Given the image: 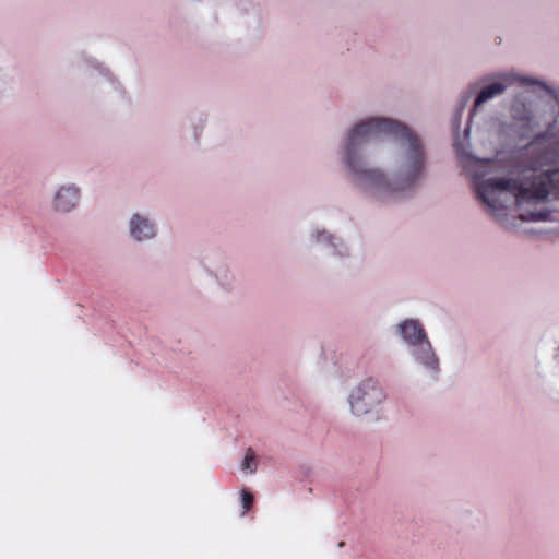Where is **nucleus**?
Listing matches in <instances>:
<instances>
[{
    "label": "nucleus",
    "instance_id": "16",
    "mask_svg": "<svg viewBox=\"0 0 559 559\" xmlns=\"http://www.w3.org/2000/svg\"><path fill=\"white\" fill-rule=\"evenodd\" d=\"M463 136L464 138H468L469 136V129L468 128L464 129Z\"/></svg>",
    "mask_w": 559,
    "mask_h": 559
},
{
    "label": "nucleus",
    "instance_id": "2",
    "mask_svg": "<svg viewBox=\"0 0 559 559\" xmlns=\"http://www.w3.org/2000/svg\"><path fill=\"white\" fill-rule=\"evenodd\" d=\"M491 167L495 175L474 180L486 213L503 218L514 211L524 222H559V138L550 128Z\"/></svg>",
    "mask_w": 559,
    "mask_h": 559
},
{
    "label": "nucleus",
    "instance_id": "3",
    "mask_svg": "<svg viewBox=\"0 0 559 559\" xmlns=\"http://www.w3.org/2000/svg\"><path fill=\"white\" fill-rule=\"evenodd\" d=\"M510 121L499 124L498 134L507 144L530 136L535 128L532 102L524 92L514 94L509 107Z\"/></svg>",
    "mask_w": 559,
    "mask_h": 559
},
{
    "label": "nucleus",
    "instance_id": "14",
    "mask_svg": "<svg viewBox=\"0 0 559 559\" xmlns=\"http://www.w3.org/2000/svg\"><path fill=\"white\" fill-rule=\"evenodd\" d=\"M456 145V150H457V153L459 155L461 156L462 159L464 160H472L474 162L475 164H486V163H490L489 159H481V158H478V157H475L473 156L471 153H468L462 143L460 142H456L455 143Z\"/></svg>",
    "mask_w": 559,
    "mask_h": 559
},
{
    "label": "nucleus",
    "instance_id": "11",
    "mask_svg": "<svg viewBox=\"0 0 559 559\" xmlns=\"http://www.w3.org/2000/svg\"><path fill=\"white\" fill-rule=\"evenodd\" d=\"M80 200V188L74 183H66L58 187L55 191L51 206L59 214H68L79 205Z\"/></svg>",
    "mask_w": 559,
    "mask_h": 559
},
{
    "label": "nucleus",
    "instance_id": "5",
    "mask_svg": "<svg viewBox=\"0 0 559 559\" xmlns=\"http://www.w3.org/2000/svg\"><path fill=\"white\" fill-rule=\"evenodd\" d=\"M492 79H496V81L481 87L476 95L472 114H475L483 104L501 96L504 94L507 88L514 85L519 87L538 86L543 88L548 95L554 96L556 94V91L546 82L532 76L521 75L515 72H500L492 75Z\"/></svg>",
    "mask_w": 559,
    "mask_h": 559
},
{
    "label": "nucleus",
    "instance_id": "9",
    "mask_svg": "<svg viewBox=\"0 0 559 559\" xmlns=\"http://www.w3.org/2000/svg\"><path fill=\"white\" fill-rule=\"evenodd\" d=\"M126 234L136 245L154 241L158 236V225L154 215L144 211L132 212L126 223Z\"/></svg>",
    "mask_w": 559,
    "mask_h": 559
},
{
    "label": "nucleus",
    "instance_id": "8",
    "mask_svg": "<svg viewBox=\"0 0 559 559\" xmlns=\"http://www.w3.org/2000/svg\"><path fill=\"white\" fill-rule=\"evenodd\" d=\"M416 371L426 383H436L441 374V361L430 341L408 352Z\"/></svg>",
    "mask_w": 559,
    "mask_h": 559
},
{
    "label": "nucleus",
    "instance_id": "6",
    "mask_svg": "<svg viewBox=\"0 0 559 559\" xmlns=\"http://www.w3.org/2000/svg\"><path fill=\"white\" fill-rule=\"evenodd\" d=\"M386 400V393L373 378H367L354 385L347 396L350 412L361 417L379 413V407Z\"/></svg>",
    "mask_w": 559,
    "mask_h": 559
},
{
    "label": "nucleus",
    "instance_id": "15",
    "mask_svg": "<svg viewBox=\"0 0 559 559\" xmlns=\"http://www.w3.org/2000/svg\"><path fill=\"white\" fill-rule=\"evenodd\" d=\"M241 502L243 508V513L249 510L253 503V496L248 491H242L241 493Z\"/></svg>",
    "mask_w": 559,
    "mask_h": 559
},
{
    "label": "nucleus",
    "instance_id": "13",
    "mask_svg": "<svg viewBox=\"0 0 559 559\" xmlns=\"http://www.w3.org/2000/svg\"><path fill=\"white\" fill-rule=\"evenodd\" d=\"M258 460L255 457V453L251 448H248L246 451V455L241 462V468L249 471L251 474L257 472Z\"/></svg>",
    "mask_w": 559,
    "mask_h": 559
},
{
    "label": "nucleus",
    "instance_id": "7",
    "mask_svg": "<svg viewBox=\"0 0 559 559\" xmlns=\"http://www.w3.org/2000/svg\"><path fill=\"white\" fill-rule=\"evenodd\" d=\"M307 237L311 246L320 248L334 260L345 261L353 257L349 241L324 226H312Z\"/></svg>",
    "mask_w": 559,
    "mask_h": 559
},
{
    "label": "nucleus",
    "instance_id": "17",
    "mask_svg": "<svg viewBox=\"0 0 559 559\" xmlns=\"http://www.w3.org/2000/svg\"><path fill=\"white\" fill-rule=\"evenodd\" d=\"M343 546H344V542H341V543L338 544V547H343Z\"/></svg>",
    "mask_w": 559,
    "mask_h": 559
},
{
    "label": "nucleus",
    "instance_id": "4",
    "mask_svg": "<svg viewBox=\"0 0 559 559\" xmlns=\"http://www.w3.org/2000/svg\"><path fill=\"white\" fill-rule=\"evenodd\" d=\"M85 66L84 86L91 95L103 97L115 93L118 98L130 100L126 86L107 66L93 58H86Z\"/></svg>",
    "mask_w": 559,
    "mask_h": 559
},
{
    "label": "nucleus",
    "instance_id": "12",
    "mask_svg": "<svg viewBox=\"0 0 559 559\" xmlns=\"http://www.w3.org/2000/svg\"><path fill=\"white\" fill-rule=\"evenodd\" d=\"M395 332L408 352L429 341L423 324L416 319H405L395 326Z\"/></svg>",
    "mask_w": 559,
    "mask_h": 559
},
{
    "label": "nucleus",
    "instance_id": "1",
    "mask_svg": "<svg viewBox=\"0 0 559 559\" xmlns=\"http://www.w3.org/2000/svg\"><path fill=\"white\" fill-rule=\"evenodd\" d=\"M337 155L352 186L378 205L413 199L428 179L426 140L393 117L369 115L356 119L344 129Z\"/></svg>",
    "mask_w": 559,
    "mask_h": 559
},
{
    "label": "nucleus",
    "instance_id": "10",
    "mask_svg": "<svg viewBox=\"0 0 559 559\" xmlns=\"http://www.w3.org/2000/svg\"><path fill=\"white\" fill-rule=\"evenodd\" d=\"M203 270L223 290L231 292L235 288L236 278L230 262L224 254L209 257L203 264Z\"/></svg>",
    "mask_w": 559,
    "mask_h": 559
}]
</instances>
